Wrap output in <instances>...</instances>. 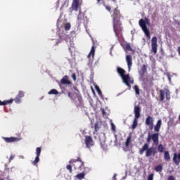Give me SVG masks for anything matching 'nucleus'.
<instances>
[{
	"mask_svg": "<svg viewBox=\"0 0 180 180\" xmlns=\"http://www.w3.org/2000/svg\"><path fill=\"white\" fill-rule=\"evenodd\" d=\"M72 78L73 81H77V75L75 73H73L72 75Z\"/></svg>",
	"mask_w": 180,
	"mask_h": 180,
	"instance_id": "obj_41",
	"label": "nucleus"
},
{
	"mask_svg": "<svg viewBox=\"0 0 180 180\" xmlns=\"http://www.w3.org/2000/svg\"><path fill=\"white\" fill-rule=\"evenodd\" d=\"M134 89L135 91V94L136 95H140V89L139 88V86L135 85L134 86Z\"/></svg>",
	"mask_w": 180,
	"mask_h": 180,
	"instance_id": "obj_31",
	"label": "nucleus"
},
{
	"mask_svg": "<svg viewBox=\"0 0 180 180\" xmlns=\"http://www.w3.org/2000/svg\"><path fill=\"white\" fill-rule=\"evenodd\" d=\"M179 122H180V115H179Z\"/></svg>",
	"mask_w": 180,
	"mask_h": 180,
	"instance_id": "obj_55",
	"label": "nucleus"
},
{
	"mask_svg": "<svg viewBox=\"0 0 180 180\" xmlns=\"http://www.w3.org/2000/svg\"><path fill=\"white\" fill-rule=\"evenodd\" d=\"M167 180H176L175 176H174L173 175H170L168 176Z\"/></svg>",
	"mask_w": 180,
	"mask_h": 180,
	"instance_id": "obj_42",
	"label": "nucleus"
},
{
	"mask_svg": "<svg viewBox=\"0 0 180 180\" xmlns=\"http://www.w3.org/2000/svg\"><path fill=\"white\" fill-rule=\"evenodd\" d=\"M95 89L97 91L98 95H102V91H101L99 86H95Z\"/></svg>",
	"mask_w": 180,
	"mask_h": 180,
	"instance_id": "obj_35",
	"label": "nucleus"
},
{
	"mask_svg": "<svg viewBox=\"0 0 180 180\" xmlns=\"http://www.w3.org/2000/svg\"><path fill=\"white\" fill-rule=\"evenodd\" d=\"M105 8L107 11H108V12H110V11H112V8L109 6L105 5Z\"/></svg>",
	"mask_w": 180,
	"mask_h": 180,
	"instance_id": "obj_43",
	"label": "nucleus"
},
{
	"mask_svg": "<svg viewBox=\"0 0 180 180\" xmlns=\"http://www.w3.org/2000/svg\"><path fill=\"white\" fill-rule=\"evenodd\" d=\"M130 143H131V136H129L127 138L126 142H125V146L129 147L130 146Z\"/></svg>",
	"mask_w": 180,
	"mask_h": 180,
	"instance_id": "obj_25",
	"label": "nucleus"
},
{
	"mask_svg": "<svg viewBox=\"0 0 180 180\" xmlns=\"http://www.w3.org/2000/svg\"><path fill=\"white\" fill-rule=\"evenodd\" d=\"M40 154H41V148L38 147L36 148V158L32 162V165H37L39 161H40Z\"/></svg>",
	"mask_w": 180,
	"mask_h": 180,
	"instance_id": "obj_9",
	"label": "nucleus"
},
{
	"mask_svg": "<svg viewBox=\"0 0 180 180\" xmlns=\"http://www.w3.org/2000/svg\"><path fill=\"white\" fill-rule=\"evenodd\" d=\"M146 125L149 126L150 129H153L154 127V119H153V117L148 116L146 119Z\"/></svg>",
	"mask_w": 180,
	"mask_h": 180,
	"instance_id": "obj_14",
	"label": "nucleus"
},
{
	"mask_svg": "<svg viewBox=\"0 0 180 180\" xmlns=\"http://www.w3.org/2000/svg\"><path fill=\"white\" fill-rule=\"evenodd\" d=\"M158 150L159 153H163L164 152V146L162 144H160L158 147Z\"/></svg>",
	"mask_w": 180,
	"mask_h": 180,
	"instance_id": "obj_32",
	"label": "nucleus"
},
{
	"mask_svg": "<svg viewBox=\"0 0 180 180\" xmlns=\"http://www.w3.org/2000/svg\"><path fill=\"white\" fill-rule=\"evenodd\" d=\"M117 72H118L119 75L121 77L122 82L127 86H128L129 89H131V85L134 84V80L131 79L130 78V75H125L126 74V70L122 68H117Z\"/></svg>",
	"mask_w": 180,
	"mask_h": 180,
	"instance_id": "obj_1",
	"label": "nucleus"
},
{
	"mask_svg": "<svg viewBox=\"0 0 180 180\" xmlns=\"http://www.w3.org/2000/svg\"><path fill=\"white\" fill-rule=\"evenodd\" d=\"M162 169V165H158L155 167V171H156V172H161Z\"/></svg>",
	"mask_w": 180,
	"mask_h": 180,
	"instance_id": "obj_27",
	"label": "nucleus"
},
{
	"mask_svg": "<svg viewBox=\"0 0 180 180\" xmlns=\"http://www.w3.org/2000/svg\"><path fill=\"white\" fill-rule=\"evenodd\" d=\"M101 112H102L103 116H105L106 115V111H105V109L102 108Z\"/></svg>",
	"mask_w": 180,
	"mask_h": 180,
	"instance_id": "obj_46",
	"label": "nucleus"
},
{
	"mask_svg": "<svg viewBox=\"0 0 180 180\" xmlns=\"http://www.w3.org/2000/svg\"><path fill=\"white\" fill-rule=\"evenodd\" d=\"M77 98L79 103H82V96H81V95L77 94Z\"/></svg>",
	"mask_w": 180,
	"mask_h": 180,
	"instance_id": "obj_37",
	"label": "nucleus"
},
{
	"mask_svg": "<svg viewBox=\"0 0 180 180\" xmlns=\"http://www.w3.org/2000/svg\"><path fill=\"white\" fill-rule=\"evenodd\" d=\"M161 124H162V121H161V120H159L157 122V124L154 128V130L155 131H156V133H158V131H160V129H161Z\"/></svg>",
	"mask_w": 180,
	"mask_h": 180,
	"instance_id": "obj_21",
	"label": "nucleus"
},
{
	"mask_svg": "<svg viewBox=\"0 0 180 180\" xmlns=\"http://www.w3.org/2000/svg\"><path fill=\"white\" fill-rule=\"evenodd\" d=\"M101 147L103 150H105L106 148V143L105 142H101Z\"/></svg>",
	"mask_w": 180,
	"mask_h": 180,
	"instance_id": "obj_39",
	"label": "nucleus"
},
{
	"mask_svg": "<svg viewBox=\"0 0 180 180\" xmlns=\"http://www.w3.org/2000/svg\"><path fill=\"white\" fill-rule=\"evenodd\" d=\"M158 136H159L158 133H155V134H152V136H151L152 140H153L155 146H158V143H159Z\"/></svg>",
	"mask_w": 180,
	"mask_h": 180,
	"instance_id": "obj_20",
	"label": "nucleus"
},
{
	"mask_svg": "<svg viewBox=\"0 0 180 180\" xmlns=\"http://www.w3.org/2000/svg\"><path fill=\"white\" fill-rule=\"evenodd\" d=\"M111 129L113 131H116V126H115L113 123L111 124Z\"/></svg>",
	"mask_w": 180,
	"mask_h": 180,
	"instance_id": "obj_44",
	"label": "nucleus"
},
{
	"mask_svg": "<svg viewBox=\"0 0 180 180\" xmlns=\"http://www.w3.org/2000/svg\"><path fill=\"white\" fill-rule=\"evenodd\" d=\"M141 72L142 75H144L147 72V65H143L141 68Z\"/></svg>",
	"mask_w": 180,
	"mask_h": 180,
	"instance_id": "obj_24",
	"label": "nucleus"
},
{
	"mask_svg": "<svg viewBox=\"0 0 180 180\" xmlns=\"http://www.w3.org/2000/svg\"><path fill=\"white\" fill-rule=\"evenodd\" d=\"M80 162V165L79 166V168H81L82 167H84V162L82 161V160L81 159V158H77V160L75 159H72L69 161V164H74V167L75 168V169H77V162Z\"/></svg>",
	"mask_w": 180,
	"mask_h": 180,
	"instance_id": "obj_10",
	"label": "nucleus"
},
{
	"mask_svg": "<svg viewBox=\"0 0 180 180\" xmlns=\"http://www.w3.org/2000/svg\"><path fill=\"white\" fill-rule=\"evenodd\" d=\"M139 26L140 27H141L148 40H150V39H151V36L150 35V30L147 28V23L146 22V21H144V20L143 19L139 20Z\"/></svg>",
	"mask_w": 180,
	"mask_h": 180,
	"instance_id": "obj_4",
	"label": "nucleus"
},
{
	"mask_svg": "<svg viewBox=\"0 0 180 180\" xmlns=\"http://www.w3.org/2000/svg\"><path fill=\"white\" fill-rule=\"evenodd\" d=\"M13 103V99H10V100H5L4 101H1L0 100V106H5V105H9V103Z\"/></svg>",
	"mask_w": 180,
	"mask_h": 180,
	"instance_id": "obj_22",
	"label": "nucleus"
},
{
	"mask_svg": "<svg viewBox=\"0 0 180 180\" xmlns=\"http://www.w3.org/2000/svg\"><path fill=\"white\" fill-rule=\"evenodd\" d=\"M178 52H179V54L180 56V46L178 48Z\"/></svg>",
	"mask_w": 180,
	"mask_h": 180,
	"instance_id": "obj_50",
	"label": "nucleus"
},
{
	"mask_svg": "<svg viewBox=\"0 0 180 180\" xmlns=\"http://www.w3.org/2000/svg\"><path fill=\"white\" fill-rule=\"evenodd\" d=\"M77 20L78 22H79V23H82V21H81V18L79 17V15L77 17Z\"/></svg>",
	"mask_w": 180,
	"mask_h": 180,
	"instance_id": "obj_48",
	"label": "nucleus"
},
{
	"mask_svg": "<svg viewBox=\"0 0 180 180\" xmlns=\"http://www.w3.org/2000/svg\"><path fill=\"white\" fill-rule=\"evenodd\" d=\"M158 39H157V37H153L151 39L152 53L154 54H155L158 50Z\"/></svg>",
	"mask_w": 180,
	"mask_h": 180,
	"instance_id": "obj_8",
	"label": "nucleus"
},
{
	"mask_svg": "<svg viewBox=\"0 0 180 180\" xmlns=\"http://www.w3.org/2000/svg\"><path fill=\"white\" fill-rule=\"evenodd\" d=\"M165 94L166 96V99L167 101H169V99H171V92H169V90H168V89H165V90L160 89V102H162L164 101V99H165Z\"/></svg>",
	"mask_w": 180,
	"mask_h": 180,
	"instance_id": "obj_7",
	"label": "nucleus"
},
{
	"mask_svg": "<svg viewBox=\"0 0 180 180\" xmlns=\"http://www.w3.org/2000/svg\"><path fill=\"white\" fill-rule=\"evenodd\" d=\"M13 158H15V156H13V155H11L10 156L9 161H12V160H13Z\"/></svg>",
	"mask_w": 180,
	"mask_h": 180,
	"instance_id": "obj_47",
	"label": "nucleus"
},
{
	"mask_svg": "<svg viewBox=\"0 0 180 180\" xmlns=\"http://www.w3.org/2000/svg\"><path fill=\"white\" fill-rule=\"evenodd\" d=\"M113 30L116 37H119V33H122L123 27H122V21L112 22Z\"/></svg>",
	"mask_w": 180,
	"mask_h": 180,
	"instance_id": "obj_5",
	"label": "nucleus"
},
{
	"mask_svg": "<svg viewBox=\"0 0 180 180\" xmlns=\"http://www.w3.org/2000/svg\"><path fill=\"white\" fill-rule=\"evenodd\" d=\"M173 162L176 165H179L180 164V153H174L173 154Z\"/></svg>",
	"mask_w": 180,
	"mask_h": 180,
	"instance_id": "obj_17",
	"label": "nucleus"
},
{
	"mask_svg": "<svg viewBox=\"0 0 180 180\" xmlns=\"http://www.w3.org/2000/svg\"><path fill=\"white\" fill-rule=\"evenodd\" d=\"M126 61L128 65L129 71H130L131 66L133 65V58L131 57V55H127L126 56Z\"/></svg>",
	"mask_w": 180,
	"mask_h": 180,
	"instance_id": "obj_16",
	"label": "nucleus"
},
{
	"mask_svg": "<svg viewBox=\"0 0 180 180\" xmlns=\"http://www.w3.org/2000/svg\"><path fill=\"white\" fill-rule=\"evenodd\" d=\"M89 58L88 65L91 68V70H94L97 64H99V60L95 62L94 65V60L95 58V45L91 46V51L87 56Z\"/></svg>",
	"mask_w": 180,
	"mask_h": 180,
	"instance_id": "obj_2",
	"label": "nucleus"
},
{
	"mask_svg": "<svg viewBox=\"0 0 180 180\" xmlns=\"http://www.w3.org/2000/svg\"><path fill=\"white\" fill-rule=\"evenodd\" d=\"M164 160L165 161H171V155H169V152L165 151Z\"/></svg>",
	"mask_w": 180,
	"mask_h": 180,
	"instance_id": "obj_23",
	"label": "nucleus"
},
{
	"mask_svg": "<svg viewBox=\"0 0 180 180\" xmlns=\"http://www.w3.org/2000/svg\"><path fill=\"white\" fill-rule=\"evenodd\" d=\"M134 113L136 119H139L140 117V113H141V108H140L139 105L134 106Z\"/></svg>",
	"mask_w": 180,
	"mask_h": 180,
	"instance_id": "obj_18",
	"label": "nucleus"
},
{
	"mask_svg": "<svg viewBox=\"0 0 180 180\" xmlns=\"http://www.w3.org/2000/svg\"><path fill=\"white\" fill-rule=\"evenodd\" d=\"M77 179H84V178H85V173L82 172V173H79L78 174L77 176Z\"/></svg>",
	"mask_w": 180,
	"mask_h": 180,
	"instance_id": "obj_30",
	"label": "nucleus"
},
{
	"mask_svg": "<svg viewBox=\"0 0 180 180\" xmlns=\"http://www.w3.org/2000/svg\"><path fill=\"white\" fill-rule=\"evenodd\" d=\"M68 98H70V99H74V95L72 94H71V92H68Z\"/></svg>",
	"mask_w": 180,
	"mask_h": 180,
	"instance_id": "obj_40",
	"label": "nucleus"
},
{
	"mask_svg": "<svg viewBox=\"0 0 180 180\" xmlns=\"http://www.w3.org/2000/svg\"><path fill=\"white\" fill-rule=\"evenodd\" d=\"M144 151H146V157H151V155H155L156 153L155 149H154V148H148V143H144L142 148L139 150V154H141V155H143V154H144Z\"/></svg>",
	"mask_w": 180,
	"mask_h": 180,
	"instance_id": "obj_3",
	"label": "nucleus"
},
{
	"mask_svg": "<svg viewBox=\"0 0 180 180\" xmlns=\"http://www.w3.org/2000/svg\"><path fill=\"white\" fill-rule=\"evenodd\" d=\"M151 139H152V136L149 135L147 138V143H150V141H151Z\"/></svg>",
	"mask_w": 180,
	"mask_h": 180,
	"instance_id": "obj_45",
	"label": "nucleus"
},
{
	"mask_svg": "<svg viewBox=\"0 0 180 180\" xmlns=\"http://www.w3.org/2000/svg\"><path fill=\"white\" fill-rule=\"evenodd\" d=\"M60 84L62 85H72V82L69 80L68 76L65 75L60 79Z\"/></svg>",
	"mask_w": 180,
	"mask_h": 180,
	"instance_id": "obj_15",
	"label": "nucleus"
},
{
	"mask_svg": "<svg viewBox=\"0 0 180 180\" xmlns=\"http://www.w3.org/2000/svg\"><path fill=\"white\" fill-rule=\"evenodd\" d=\"M70 46L72 47V44H74L72 43V41H71V40H70Z\"/></svg>",
	"mask_w": 180,
	"mask_h": 180,
	"instance_id": "obj_49",
	"label": "nucleus"
},
{
	"mask_svg": "<svg viewBox=\"0 0 180 180\" xmlns=\"http://www.w3.org/2000/svg\"><path fill=\"white\" fill-rule=\"evenodd\" d=\"M95 131H99V129H101V127H99V123H96L94 125Z\"/></svg>",
	"mask_w": 180,
	"mask_h": 180,
	"instance_id": "obj_34",
	"label": "nucleus"
},
{
	"mask_svg": "<svg viewBox=\"0 0 180 180\" xmlns=\"http://www.w3.org/2000/svg\"><path fill=\"white\" fill-rule=\"evenodd\" d=\"M71 29V24L70 23H66L65 25V30H70Z\"/></svg>",
	"mask_w": 180,
	"mask_h": 180,
	"instance_id": "obj_36",
	"label": "nucleus"
},
{
	"mask_svg": "<svg viewBox=\"0 0 180 180\" xmlns=\"http://www.w3.org/2000/svg\"><path fill=\"white\" fill-rule=\"evenodd\" d=\"M148 180H154V173H152L148 175Z\"/></svg>",
	"mask_w": 180,
	"mask_h": 180,
	"instance_id": "obj_38",
	"label": "nucleus"
},
{
	"mask_svg": "<svg viewBox=\"0 0 180 180\" xmlns=\"http://www.w3.org/2000/svg\"><path fill=\"white\" fill-rule=\"evenodd\" d=\"M138 119L139 118L134 117L133 124L131 125L132 129H136L137 127V124H138V121L137 120H138Z\"/></svg>",
	"mask_w": 180,
	"mask_h": 180,
	"instance_id": "obj_28",
	"label": "nucleus"
},
{
	"mask_svg": "<svg viewBox=\"0 0 180 180\" xmlns=\"http://www.w3.org/2000/svg\"><path fill=\"white\" fill-rule=\"evenodd\" d=\"M124 48L128 51H133V49H131V46H130V44H129V43H127V44H124Z\"/></svg>",
	"mask_w": 180,
	"mask_h": 180,
	"instance_id": "obj_29",
	"label": "nucleus"
},
{
	"mask_svg": "<svg viewBox=\"0 0 180 180\" xmlns=\"http://www.w3.org/2000/svg\"><path fill=\"white\" fill-rule=\"evenodd\" d=\"M78 8H79V0H73L72 3V11L78 12Z\"/></svg>",
	"mask_w": 180,
	"mask_h": 180,
	"instance_id": "obj_19",
	"label": "nucleus"
},
{
	"mask_svg": "<svg viewBox=\"0 0 180 180\" xmlns=\"http://www.w3.org/2000/svg\"><path fill=\"white\" fill-rule=\"evenodd\" d=\"M85 144L87 148H91V147L94 146V139H92V136H85Z\"/></svg>",
	"mask_w": 180,
	"mask_h": 180,
	"instance_id": "obj_12",
	"label": "nucleus"
},
{
	"mask_svg": "<svg viewBox=\"0 0 180 180\" xmlns=\"http://www.w3.org/2000/svg\"><path fill=\"white\" fill-rule=\"evenodd\" d=\"M49 95H58V91L56 89H51L50 91H49Z\"/></svg>",
	"mask_w": 180,
	"mask_h": 180,
	"instance_id": "obj_26",
	"label": "nucleus"
},
{
	"mask_svg": "<svg viewBox=\"0 0 180 180\" xmlns=\"http://www.w3.org/2000/svg\"><path fill=\"white\" fill-rule=\"evenodd\" d=\"M117 0H112V2H116Z\"/></svg>",
	"mask_w": 180,
	"mask_h": 180,
	"instance_id": "obj_54",
	"label": "nucleus"
},
{
	"mask_svg": "<svg viewBox=\"0 0 180 180\" xmlns=\"http://www.w3.org/2000/svg\"><path fill=\"white\" fill-rule=\"evenodd\" d=\"M111 18H112V22H120L122 14L120 13V11L117 9V8L113 9Z\"/></svg>",
	"mask_w": 180,
	"mask_h": 180,
	"instance_id": "obj_6",
	"label": "nucleus"
},
{
	"mask_svg": "<svg viewBox=\"0 0 180 180\" xmlns=\"http://www.w3.org/2000/svg\"><path fill=\"white\" fill-rule=\"evenodd\" d=\"M98 4H99V2H101V0H96Z\"/></svg>",
	"mask_w": 180,
	"mask_h": 180,
	"instance_id": "obj_53",
	"label": "nucleus"
},
{
	"mask_svg": "<svg viewBox=\"0 0 180 180\" xmlns=\"http://www.w3.org/2000/svg\"><path fill=\"white\" fill-rule=\"evenodd\" d=\"M3 140H4V141L6 143H17V141H20V138H18V137H5L3 136L2 137Z\"/></svg>",
	"mask_w": 180,
	"mask_h": 180,
	"instance_id": "obj_11",
	"label": "nucleus"
},
{
	"mask_svg": "<svg viewBox=\"0 0 180 180\" xmlns=\"http://www.w3.org/2000/svg\"><path fill=\"white\" fill-rule=\"evenodd\" d=\"M113 179L116 180V174H114Z\"/></svg>",
	"mask_w": 180,
	"mask_h": 180,
	"instance_id": "obj_51",
	"label": "nucleus"
},
{
	"mask_svg": "<svg viewBox=\"0 0 180 180\" xmlns=\"http://www.w3.org/2000/svg\"><path fill=\"white\" fill-rule=\"evenodd\" d=\"M75 89H77V87H75Z\"/></svg>",
	"mask_w": 180,
	"mask_h": 180,
	"instance_id": "obj_57",
	"label": "nucleus"
},
{
	"mask_svg": "<svg viewBox=\"0 0 180 180\" xmlns=\"http://www.w3.org/2000/svg\"><path fill=\"white\" fill-rule=\"evenodd\" d=\"M66 169L69 171L70 174H72V166L71 165H68Z\"/></svg>",
	"mask_w": 180,
	"mask_h": 180,
	"instance_id": "obj_33",
	"label": "nucleus"
},
{
	"mask_svg": "<svg viewBox=\"0 0 180 180\" xmlns=\"http://www.w3.org/2000/svg\"><path fill=\"white\" fill-rule=\"evenodd\" d=\"M69 51L71 53V47H69Z\"/></svg>",
	"mask_w": 180,
	"mask_h": 180,
	"instance_id": "obj_52",
	"label": "nucleus"
},
{
	"mask_svg": "<svg viewBox=\"0 0 180 180\" xmlns=\"http://www.w3.org/2000/svg\"><path fill=\"white\" fill-rule=\"evenodd\" d=\"M22 98H25V92L22 91H20L18 92V94L13 100L15 102V103H20Z\"/></svg>",
	"mask_w": 180,
	"mask_h": 180,
	"instance_id": "obj_13",
	"label": "nucleus"
},
{
	"mask_svg": "<svg viewBox=\"0 0 180 180\" xmlns=\"http://www.w3.org/2000/svg\"><path fill=\"white\" fill-rule=\"evenodd\" d=\"M147 23H148V20H146Z\"/></svg>",
	"mask_w": 180,
	"mask_h": 180,
	"instance_id": "obj_56",
	"label": "nucleus"
}]
</instances>
